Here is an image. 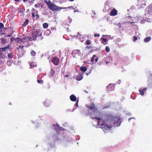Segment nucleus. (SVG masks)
<instances>
[{"instance_id":"nucleus-1","label":"nucleus","mask_w":152,"mask_h":152,"mask_svg":"<svg viewBox=\"0 0 152 152\" xmlns=\"http://www.w3.org/2000/svg\"><path fill=\"white\" fill-rule=\"evenodd\" d=\"M115 117H113L111 114H106L103 115L102 116L103 121L106 124L108 125H112Z\"/></svg>"},{"instance_id":"nucleus-2","label":"nucleus","mask_w":152,"mask_h":152,"mask_svg":"<svg viewBox=\"0 0 152 152\" xmlns=\"http://www.w3.org/2000/svg\"><path fill=\"white\" fill-rule=\"evenodd\" d=\"M45 2L48 8L53 11H56L60 10L61 9H65L66 7L61 8L56 5L53 3L51 2L50 0L48 1H45Z\"/></svg>"},{"instance_id":"nucleus-3","label":"nucleus","mask_w":152,"mask_h":152,"mask_svg":"<svg viewBox=\"0 0 152 152\" xmlns=\"http://www.w3.org/2000/svg\"><path fill=\"white\" fill-rule=\"evenodd\" d=\"M92 119H96L98 120L97 121V124L98 125L101 126V127L104 132H106L109 129L112 127V126L111 125L108 126L107 125L104 124H100V119L99 118L95 117L94 118H92Z\"/></svg>"},{"instance_id":"nucleus-4","label":"nucleus","mask_w":152,"mask_h":152,"mask_svg":"<svg viewBox=\"0 0 152 152\" xmlns=\"http://www.w3.org/2000/svg\"><path fill=\"white\" fill-rule=\"evenodd\" d=\"M42 34L40 31L39 29H37L36 31L33 32L32 34V37L31 38H32V41L35 40L39 36H41Z\"/></svg>"},{"instance_id":"nucleus-5","label":"nucleus","mask_w":152,"mask_h":152,"mask_svg":"<svg viewBox=\"0 0 152 152\" xmlns=\"http://www.w3.org/2000/svg\"><path fill=\"white\" fill-rule=\"evenodd\" d=\"M86 106L89 109L92 111L93 114H94L97 111V108L93 103L89 105H87Z\"/></svg>"},{"instance_id":"nucleus-6","label":"nucleus","mask_w":152,"mask_h":152,"mask_svg":"<svg viewBox=\"0 0 152 152\" xmlns=\"http://www.w3.org/2000/svg\"><path fill=\"white\" fill-rule=\"evenodd\" d=\"M121 118L118 117H115L113 122V124L115 126H120L121 123Z\"/></svg>"},{"instance_id":"nucleus-7","label":"nucleus","mask_w":152,"mask_h":152,"mask_svg":"<svg viewBox=\"0 0 152 152\" xmlns=\"http://www.w3.org/2000/svg\"><path fill=\"white\" fill-rule=\"evenodd\" d=\"M32 41V38L31 37H26L22 39V41L20 43L21 45H27L28 43V41Z\"/></svg>"},{"instance_id":"nucleus-8","label":"nucleus","mask_w":152,"mask_h":152,"mask_svg":"<svg viewBox=\"0 0 152 152\" xmlns=\"http://www.w3.org/2000/svg\"><path fill=\"white\" fill-rule=\"evenodd\" d=\"M51 62L55 65L57 66L58 65L59 60L57 57H53L51 60Z\"/></svg>"},{"instance_id":"nucleus-9","label":"nucleus","mask_w":152,"mask_h":152,"mask_svg":"<svg viewBox=\"0 0 152 152\" xmlns=\"http://www.w3.org/2000/svg\"><path fill=\"white\" fill-rule=\"evenodd\" d=\"M9 48V45H7V46H5L4 48H0V58L2 57V58H4V55L2 54V52L5 51L6 49Z\"/></svg>"},{"instance_id":"nucleus-10","label":"nucleus","mask_w":152,"mask_h":152,"mask_svg":"<svg viewBox=\"0 0 152 152\" xmlns=\"http://www.w3.org/2000/svg\"><path fill=\"white\" fill-rule=\"evenodd\" d=\"M117 14V11L115 9H113L110 12V15L114 16Z\"/></svg>"},{"instance_id":"nucleus-11","label":"nucleus","mask_w":152,"mask_h":152,"mask_svg":"<svg viewBox=\"0 0 152 152\" xmlns=\"http://www.w3.org/2000/svg\"><path fill=\"white\" fill-rule=\"evenodd\" d=\"M107 88L109 91H112L114 90V87L112 85H109L107 86Z\"/></svg>"},{"instance_id":"nucleus-12","label":"nucleus","mask_w":152,"mask_h":152,"mask_svg":"<svg viewBox=\"0 0 152 152\" xmlns=\"http://www.w3.org/2000/svg\"><path fill=\"white\" fill-rule=\"evenodd\" d=\"M71 100L73 102L76 101L77 100V97L74 94L71 95L70 96Z\"/></svg>"},{"instance_id":"nucleus-13","label":"nucleus","mask_w":152,"mask_h":152,"mask_svg":"<svg viewBox=\"0 0 152 152\" xmlns=\"http://www.w3.org/2000/svg\"><path fill=\"white\" fill-rule=\"evenodd\" d=\"M147 89L146 88H144L143 90L141 89H139V91L140 93V94L142 96L144 95V92L147 90Z\"/></svg>"},{"instance_id":"nucleus-14","label":"nucleus","mask_w":152,"mask_h":152,"mask_svg":"<svg viewBox=\"0 0 152 152\" xmlns=\"http://www.w3.org/2000/svg\"><path fill=\"white\" fill-rule=\"evenodd\" d=\"M101 39L102 40V42H101L104 45L107 44V42L108 40L107 39L104 38L102 37Z\"/></svg>"},{"instance_id":"nucleus-15","label":"nucleus","mask_w":152,"mask_h":152,"mask_svg":"<svg viewBox=\"0 0 152 152\" xmlns=\"http://www.w3.org/2000/svg\"><path fill=\"white\" fill-rule=\"evenodd\" d=\"M73 53L74 54H77L79 55L81 54V52L79 50H73Z\"/></svg>"},{"instance_id":"nucleus-16","label":"nucleus","mask_w":152,"mask_h":152,"mask_svg":"<svg viewBox=\"0 0 152 152\" xmlns=\"http://www.w3.org/2000/svg\"><path fill=\"white\" fill-rule=\"evenodd\" d=\"M83 79V76L80 74L78 75H77L76 77V79L78 81L81 80Z\"/></svg>"},{"instance_id":"nucleus-17","label":"nucleus","mask_w":152,"mask_h":152,"mask_svg":"<svg viewBox=\"0 0 152 152\" xmlns=\"http://www.w3.org/2000/svg\"><path fill=\"white\" fill-rule=\"evenodd\" d=\"M44 104L45 107H48L50 105V103L49 101H45L44 102Z\"/></svg>"},{"instance_id":"nucleus-18","label":"nucleus","mask_w":152,"mask_h":152,"mask_svg":"<svg viewBox=\"0 0 152 152\" xmlns=\"http://www.w3.org/2000/svg\"><path fill=\"white\" fill-rule=\"evenodd\" d=\"M151 39V37H146L144 39V41L145 42H149Z\"/></svg>"},{"instance_id":"nucleus-19","label":"nucleus","mask_w":152,"mask_h":152,"mask_svg":"<svg viewBox=\"0 0 152 152\" xmlns=\"http://www.w3.org/2000/svg\"><path fill=\"white\" fill-rule=\"evenodd\" d=\"M87 68L86 67L82 66L81 67L80 70L82 72H85L87 71Z\"/></svg>"},{"instance_id":"nucleus-20","label":"nucleus","mask_w":152,"mask_h":152,"mask_svg":"<svg viewBox=\"0 0 152 152\" xmlns=\"http://www.w3.org/2000/svg\"><path fill=\"white\" fill-rule=\"evenodd\" d=\"M15 40L18 43L20 44V42H21L22 39L19 37H17L15 39Z\"/></svg>"},{"instance_id":"nucleus-21","label":"nucleus","mask_w":152,"mask_h":152,"mask_svg":"<svg viewBox=\"0 0 152 152\" xmlns=\"http://www.w3.org/2000/svg\"><path fill=\"white\" fill-rule=\"evenodd\" d=\"M30 66L34 68L37 66V65L35 62L31 63L30 64Z\"/></svg>"},{"instance_id":"nucleus-22","label":"nucleus","mask_w":152,"mask_h":152,"mask_svg":"<svg viewBox=\"0 0 152 152\" xmlns=\"http://www.w3.org/2000/svg\"><path fill=\"white\" fill-rule=\"evenodd\" d=\"M29 20L28 19H26L25 22H24V23L22 25L23 26V27L25 26L27 24Z\"/></svg>"},{"instance_id":"nucleus-23","label":"nucleus","mask_w":152,"mask_h":152,"mask_svg":"<svg viewBox=\"0 0 152 152\" xmlns=\"http://www.w3.org/2000/svg\"><path fill=\"white\" fill-rule=\"evenodd\" d=\"M48 25L47 23H44L43 24V27L45 28H47L48 27Z\"/></svg>"},{"instance_id":"nucleus-24","label":"nucleus","mask_w":152,"mask_h":152,"mask_svg":"<svg viewBox=\"0 0 152 152\" xmlns=\"http://www.w3.org/2000/svg\"><path fill=\"white\" fill-rule=\"evenodd\" d=\"M91 43V41L89 39L87 40L86 41V44L87 45H89Z\"/></svg>"},{"instance_id":"nucleus-25","label":"nucleus","mask_w":152,"mask_h":152,"mask_svg":"<svg viewBox=\"0 0 152 152\" xmlns=\"http://www.w3.org/2000/svg\"><path fill=\"white\" fill-rule=\"evenodd\" d=\"M1 41L2 43L3 44L6 43L7 42L6 40L4 39V38H1Z\"/></svg>"},{"instance_id":"nucleus-26","label":"nucleus","mask_w":152,"mask_h":152,"mask_svg":"<svg viewBox=\"0 0 152 152\" xmlns=\"http://www.w3.org/2000/svg\"><path fill=\"white\" fill-rule=\"evenodd\" d=\"M36 52L34 50H32L31 52V56H35L36 55Z\"/></svg>"},{"instance_id":"nucleus-27","label":"nucleus","mask_w":152,"mask_h":152,"mask_svg":"<svg viewBox=\"0 0 152 152\" xmlns=\"http://www.w3.org/2000/svg\"><path fill=\"white\" fill-rule=\"evenodd\" d=\"M8 56L9 58H11L13 57V55L11 53H9L8 54Z\"/></svg>"},{"instance_id":"nucleus-28","label":"nucleus","mask_w":152,"mask_h":152,"mask_svg":"<svg viewBox=\"0 0 152 152\" xmlns=\"http://www.w3.org/2000/svg\"><path fill=\"white\" fill-rule=\"evenodd\" d=\"M23 47L24 46L19 45V47L17 48V49L18 50H20V51H21V50L23 49Z\"/></svg>"},{"instance_id":"nucleus-29","label":"nucleus","mask_w":152,"mask_h":152,"mask_svg":"<svg viewBox=\"0 0 152 152\" xmlns=\"http://www.w3.org/2000/svg\"><path fill=\"white\" fill-rule=\"evenodd\" d=\"M96 57V55H93V57H92L91 60V62H92L94 61V59Z\"/></svg>"},{"instance_id":"nucleus-30","label":"nucleus","mask_w":152,"mask_h":152,"mask_svg":"<svg viewBox=\"0 0 152 152\" xmlns=\"http://www.w3.org/2000/svg\"><path fill=\"white\" fill-rule=\"evenodd\" d=\"M105 50L107 52H109L110 51V48L106 46L105 48Z\"/></svg>"},{"instance_id":"nucleus-31","label":"nucleus","mask_w":152,"mask_h":152,"mask_svg":"<svg viewBox=\"0 0 152 152\" xmlns=\"http://www.w3.org/2000/svg\"><path fill=\"white\" fill-rule=\"evenodd\" d=\"M40 6V5L39 4V3H37V4H36L35 5H34V7H35L37 8L38 7H39V6Z\"/></svg>"},{"instance_id":"nucleus-32","label":"nucleus","mask_w":152,"mask_h":152,"mask_svg":"<svg viewBox=\"0 0 152 152\" xmlns=\"http://www.w3.org/2000/svg\"><path fill=\"white\" fill-rule=\"evenodd\" d=\"M37 82L39 83L42 84L43 82V81L42 80H37Z\"/></svg>"},{"instance_id":"nucleus-33","label":"nucleus","mask_w":152,"mask_h":152,"mask_svg":"<svg viewBox=\"0 0 152 152\" xmlns=\"http://www.w3.org/2000/svg\"><path fill=\"white\" fill-rule=\"evenodd\" d=\"M133 38H134V39H133V41L134 42H135V41H136V40H137V39H138L137 37H136L135 36H134L133 37Z\"/></svg>"},{"instance_id":"nucleus-34","label":"nucleus","mask_w":152,"mask_h":152,"mask_svg":"<svg viewBox=\"0 0 152 152\" xmlns=\"http://www.w3.org/2000/svg\"><path fill=\"white\" fill-rule=\"evenodd\" d=\"M94 36L95 37H99L100 36V34H97L96 33H95Z\"/></svg>"},{"instance_id":"nucleus-35","label":"nucleus","mask_w":152,"mask_h":152,"mask_svg":"<svg viewBox=\"0 0 152 152\" xmlns=\"http://www.w3.org/2000/svg\"><path fill=\"white\" fill-rule=\"evenodd\" d=\"M12 33H11L10 34H8L7 35H6L5 36V37H11L12 36Z\"/></svg>"},{"instance_id":"nucleus-36","label":"nucleus","mask_w":152,"mask_h":152,"mask_svg":"<svg viewBox=\"0 0 152 152\" xmlns=\"http://www.w3.org/2000/svg\"><path fill=\"white\" fill-rule=\"evenodd\" d=\"M4 24L1 23H0V28H2L4 27Z\"/></svg>"},{"instance_id":"nucleus-37","label":"nucleus","mask_w":152,"mask_h":152,"mask_svg":"<svg viewBox=\"0 0 152 152\" xmlns=\"http://www.w3.org/2000/svg\"><path fill=\"white\" fill-rule=\"evenodd\" d=\"M78 100L77 102V103H76L75 104V106L76 107H78Z\"/></svg>"},{"instance_id":"nucleus-38","label":"nucleus","mask_w":152,"mask_h":152,"mask_svg":"<svg viewBox=\"0 0 152 152\" xmlns=\"http://www.w3.org/2000/svg\"><path fill=\"white\" fill-rule=\"evenodd\" d=\"M96 58H95V62H96L98 60V58L97 57H96Z\"/></svg>"},{"instance_id":"nucleus-39","label":"nucleus","mask_w":152,"mask_h":152,"mask_svg":"<svg viewBox=\"0 0 152 152\" xmlns=\"http://www.w3.org/2000/svg\"><path fill=\"white\" fill-rule=\"evenodd\" d=\"M118 26L119 28H121V27H122L121 26V24L120 23H118Z\"/></svg>"},{"instance_id":"nucleus-40","label":"nucleus","mask_w":152,"mask_h":152,"mask_svg":"<svg viewBox=\"0 0 152 152\" xmlns=\"http://www.w3.org/2000/svg\"><path fill=\"white\" fill-rule=\"evenodd\" d=\"M149 78L151 79H152V74L150 75L149 76Z\"/></svg>"},{"instance_id":"nucleus-41","label":"nucleus","mask_w":152,"mask_h":152,"mask_svg":"<svg viewBox=\"0 0 152 152\" xmlns=\"http://www.w3.org/2000/svg\"><path fill=\"white\" fill-rule=\"evenodd\" d=\"M35 0H31V1H29V3H32L33 2V1H34Z\"/></svg>"},{"instance_id":"nucleus-42","label":"nucleus","mask_w":152,"mask_h":152,"mask_svg":"<svg viewBox=\"0 0 152 152\" xmlns=\"http://www.w3.org/2000/svg\"><path fill=\"white\" fill-rule=\"evenodd\" d=\"M35 14L33 12H32V16L33 17H34L35 16Z\"/></svg>"},{"instance_id":"nucleus-43","label":"nucleus","mask_w":152,"mask_h":152,"mask_svg":"<svg viewBox=\"0 0 152 152\" xmlns=\"http://www.w3.org/2000/svg\"><path fill=\"white\" fill-rule=\"evenodd\" d=\"M14 38L13 37H12L10 38V40L11 41H13L14 40Z\"/></svg>"},{"instance_id":"nucleus-44","label":"nucleus","mask_w":152,"mask_h":152,"mask_svg":"<svg viewBox=\"0 0 152 152\" xmlns=\"http://www.w3.org/2000/svg\"><path fill=\"white\" fill-rule=\"evenodd\" d=\"M134 119V118H130L129 119V121H130L131 119Z\"/></svg>"},{"instance_id":"nucleus-45","label":"nucleus","mask_w":152,"mask_h":152,"mask_svg":"<svg viewBox=\"0 0 152 152\" xmlns=\"http://www.w3.org/2000/svg\"><path fill=\"white\" fill-rule=\"evenodd\" d=\"M15 1L17 2H19L20 1V0H14Z\"/></svg>"},{"instance_id":"nucleus-46","label":"nucleus","mask_w":152,"mask_h":152,"mask_svg":"<svg viewBox=\"0 0 152 152\" xmlns=\"http://www.w3.org/2000/svg\"><path fill=\"white\" fill-rule=\"evenodd\" d=\"M64 77H69V75H66L64 76Z\"/></svg>"},{"instance_id":"nucleus-47","label":"nucleus","mask_w":152,"mask_h":152,"mask_svg":"<svg viewBox=\"0 0 152 152\" xmlns=\"http://www.w3.org/2000/svg\"><path fill=\"white\" fill-rule=\"evenodd\" d=\"M28 0H23V1L24 2H25L27 1H28Z\"/></svg>"},{"instance_id":"nucleus-48","label":"nucleus","mask_w":152,"mask_h":152,"mask_svg":"<svg viewBox=\"0 0 152 152\" xmlns=\"http://www.w3.org/2000/svg\"><path fill=\"white\" fill-rule=\"evenodd\" d=\"M86 48H88V49H89V48L90 47H89V46H86Z\"/></svg>"},{"instance_id":"nucleus-49","label":"nucleus","mask_w":152,"mask_h":152,"mask_svg":"<svg viewBox=\"0 0 152 152\" xmlns=\"http://www.w3.org/2000/svg\"><path fill=\"white\" fill-rule=\"evenodd\" d=\"M72 7H72V6H71V7H68L67 8H72Z\"/></svg>"},{"instance_id":"nucleus-50","label":"nucleus","mask_w":152,"mask_h":152,"mask_svg":"<svg viewBox=\"0 0 152 152\" xmlns=\"http://www.w3.org/2000/svg\"><path fill=\"white\" fill-rule=\"evenodd\" d=\"M53 126H56V124H53ZM57 126H58V125H57Z\"/></svg>"},{"instance_id":"nucleus-51","label":"nucleus","mask_w":152,"mask_h":152,"mask_svg":"<svg viewBox=\"0 0 152 152\" xmlns=\"http://www.w3.org/2000/svg\"><path fill=\"white\" fill-rule=\"evenodd\" d=\"M43 39V38L42 37H41L40 38V39L41 40L42 39Z\"/></svg>"},{"instance_id":"nucleus-52","label":"nucleus","mask_w":152,"mask_h":152,"mask_svg":"<svg viewBox=\"0 0 152 152\" xmlns=\"http://www.w3.org/2000/svg\"><path fill=\"white\" fill-rule=\"evenodd\" d=\"M34 11L35 10L34 9V8H33L32 10V11Z\"/></svg>"},{"instance_id":"nucleus-53","label":"nucleus","mask_w":152,"mask_h":152,"mask_svg":"<svg viewBox=\"0 0 152 152\" xmlns=\"http://www.w3.org/2000/svg\"><path fill=\"white\" fill-rule=\"evenodd\" d=\"M74 0H70V1H74Z\"/></svg>"},{"instance_id":"nucleus-54","label":"nucleus","mask_w":152,"mask_h":152,"mask_svg":"<svg viewBox=\"0 0 152 152\" xmlns=\"http://www.w3.org/2000/svg\"><path fill=\"white\" fill-rule=\"evenodd\" d=\"M76 11H75V12H76Z\"/></svg>"},{"instance_id":"nucleus-55","label":"nucleus","mask_w":152,"mask_h":152,"mask_svg":"<svg viewBox=\"0 0 152 152\" xmlns=\"http://www.w3.org/2000/svg\"><path fill=\"white\" fill-rule=\"evenodd\" d=\"M104 36V35H103V36H102V37H103V36Z\"/></svg>"},{"instance_id":"nucleus-56","label":"nucleus","mask_w":152,"mask_h":152,"mask_svg":"<svg viewBox=\"0 0 152 152\" xmlns=\"http://www.w3.org/2000/svg\"><path fill=\"white\" fill-rule=\"evenodd\" d=\"M104 36V35H103V36H102V37H103V36Z\"/></svg>"}]
</instances>
